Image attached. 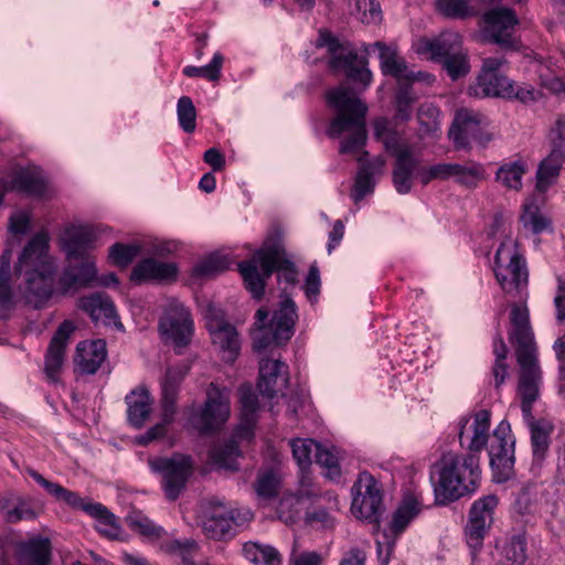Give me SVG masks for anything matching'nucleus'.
Returning a JSON list of instances; mask_svg holds the SVG:
<instances>
[{
    "label": "nucleus",
    "instance_id": "nucleus-16",
    "mask_svg": "<svg viewBox=\"0 0 565 565\" xmlns=\"http://www.w3.org/2000/svg\"><path fill=\"white\" fill-rule=\"evenodd\" d=\"M491 413L480 409L470 417H462L459 420L458 438L461 447L469 450L468 454L479 456L487 446L490 438Z\"/></svg>",
    "mask_w": 565,
    "mask_h": 565
},
{
    "label": "nucleus",
    "instance_id": "nucleus-10",
    "mask_svg": "<svg viewBox=\"0 0 565 565\" xmlns=\"http://www.w3.org/2000/svg\"><path fill=\"white\" fill-rule=\"evenodd\" d=\"M230 417V390L211 383L200 411H190L189 422L200 433L217 430Z\"/></svg>",
    "mask_w": 565,
    "mask_h": 565
},
{
    "label": "nucleus",
    "instance_id": "nucleus-14",
    "mask_svg": "<svg viewBox=\"0 0 565 565\" xmlns=\"http://www.w3.org/2000/svg\"><path fill=\"white\" fill-rule=\"evenodd\" d=\"M520 366L518 395L521 398V409L524 418H532L533 404L540 396L542 371L537 353L516 355Z\"/></svg>",
    "mask_w": 565,
    "mask_h": 565
},
{
    "label": "nucleus",
    "instance_id": "nucleus-46",
    "mask_svg": "<svg viewBox=\"0 0 565 565\" xmlns=\"http://www.w3.org/2000/svg\"><path fill=\"white\" fill-rule=\"evenodd\" d=\"M436 9L449 19L465 20L478 14L469 0H437Z\"/></svg>",
    "mask_w": 565,
    "mask_h": 565
},
{
    "label": "nucleus",
    "instance_id": "nucleus-63",
    "mask_svg": "<svg viewBox=\"0 0 565 565\" xmlns=\"http://www.w3.org/2000/svg\"><path fill=\"white\" fill-rule=\"evenodd\" d=\"M356 8L363 23H377L381 20V9L374 0H358Z\"/></svg>",
    "mask_w": 565,
    "mask_h": 565
},
{
    "label": "nucleus",
    "instance_id": "nucleus-18",
    "mask_svg": "<svg viewBox=\"0 0 565 565\" xmlns=\"http://www.w3.org/2000/svg\"><path fill=\"white\" fill-rule=\"evenodd\" d=\"M509 340L515 345V354L537 353L530 313L525 303H513L510 312Z\"/></svg>",
    "mask_w": 565,
    "mask_h": 565
},
{
    "label": "nucleus",
    "instance_id": "nucleus-54",
    "mask_svg": "<svg viewBox=\"0 0 565 565\" xmlns=\"http://www.w3.org/2000/svg\"><path fill=\"white\" fill-rule=\"evenodd\" d=\"M178 120L183 131L191 134L196 127V110L189 96H182L177 105Z\"/></svg>",
    "mask_w": 565,
    "mask_h": 565
},
{
    "label": "nucleus",
    "instance_id": "nucleus-7",
    "mask_svg": "<svg viewBox=\"0 0 565 565\" xmlns=\"http://www.w3.org/2000/svg\"><path fill=\"white\" fill-rule=\"evenodd\" d=\"M148 465L153 473L161 477V489L169 501L179 499L194 471L192 457L181 452L149 458Z\"/></svg>",
    "mask_w": 565,
    "mask_h": 565
},
{
    "label": "nucleus",
    "instance_id": "nucleus-13",
    "mask_svg": "<svg viewBox=\"0 0 565 565\" xmlns=\"http://www.w3.org/2000/svg\"><path fill=\"white\" fill-rule=\"evenodd\" d=\"M159 330L163 340L175 348L188 345L193 333L189 310L177 300L169 301L159 321Z\"/></svg>",
    "mask_w": 565,
    "mask_h": 565
},
{
    "label": "nucleus",
    "instance_id": "nucleus-34",
    "mask_svg": "<svg viewBox=\"0 0 565 565\" xmlns=\"http://www.w3.org/2000/svg\"><path fill=\"white\" fill-rule=\"evenodd\" d=\"M127 404V418L131 426L141 428L151 412V398L146 388L131 391L125 398Z\"/></svg>",
    "mask_w": 565,
    "mask_h": 565
},
{
    "label": "nucleus",
    "instance_id": "nucleus-4",
    "mask_svg": "<svg viewBox=\"0 0 565 565\" xmlns=\"http://www.w3.org/2000/svg\"><path fill=\"white\" fill-rule=\"evenodd\" d=\"M280 262V248L275 245L259 248L250 260L238 263V269L243 277L246 289L256 299H260L265 291V279L270 277L275 270H278L279 278L287 282L296 281V270L291 262Z\"/></svg>",
    "mask_w": 565,
    "mask_h": 565
},
{
    "label": "nucleus",
    "instance_id": "nucleus-21",
    "mask_svg": "<svg viewBox=\"0 0 565 565\" xmlns=\"http://www.w3.org/2000/svg\"><path fill=\"white\" fill-rule=\"evenodd\" d=\"M289 383L288 365L279 358H263L259 362L257 388L264 397L274 398Z\"/></svg>",
    "mask_w": 565,
    "mask_h": 565
},
{
    "label": "nucleus",
    "instance_id": "nucleus-8",
    "mask_svg": "<svg viewBox=\"0 0 565 565\" xmlns=\"http://www.w3.org/2000/svg\"><path fill=\"white\" fill-rule=\"evenodd\" d=\"M317 47H327L331 54L329 65L333 71H343L349 81L364 90L372 82V73L367 68L365 57L343 49L338 40L326 31H320L316 42Z\"/></svg>",
    "mask_w": 565,
    "mask_h": 565
},
{
    "label": "nucleus",
    "instance_id": "nucleus-36",
    "mask_svg": "<svg viewBox=\"0 0 565 565\" xmlns=\"http://www.w3.org/2000/svg\"><path fill=\"white\" fill-rule=\"evenodd\" d=\"M420 510V503L414 495H407L402 500L390 522V531L395 537L405 531L408 524L419 514Z\"/></svg>",
    "mask_w": 565,
    "mask_h": 565
},
{
    "label": "nucleus",
    "instance_id": "nucleus-32",
    "mask_svg": "<svg viewBox=\"0 0 565 565\" xmlns=\"http://www.w3.org/2000/svg\"><path fill=\"white\" fill-rule=\"evenodd\" d=\"M18 562L20 565H50V540L42 536H35L19 544Z\"/></svg>",
    "mask_w": 565,
    "mask_h": 565
},
{
    "label": "nucleus",
    "instance_id": "nucleus-37",
    "mask_svg": "<svg viewBox=\"0 0 565 565\" xmlns=\"http://www.w3.org/2000/svg\"><path fill=\"white\" fill-rule=\"evenodd\" d=\"M234 512H214L204 516L202 529L205 535L213 540H223L232 535L233 524H236Z\"/></svg>",
    "mask_w": 565,
    "mask_h": 565
},
{
    "label": "nucleus",
    "instance_id": "nucleus-33",
    "mask_svg": "<svg viewBox=\"0 0 565 565\" xmlns=\"http://www.w3.org/2000/svg\"><path fill=\"white\" fill-rule=\"evenodd\" d=\"M468 93L470 96L480 98H512L514 93V83L499 73L494 75V78H491L490 84L487 81H482L481 76H478L476 84L469 87Z\"/></svg>",
    "mask_w": 565,
    "mask_h": 565
},
{
    "label": "nucleus",
    "instance_id": "nucleus-28",
    "mask_svg": "<svg viewBox=\"0 0 565 565\" xmlns=\"http://www.w3.org/2000/svg\"><path fill=\"white\" fill-rule=\"evenodd\" d=\"M241 423L235 430L237 439L252 440L257 423L258 398L249 384L239 387Z\"/></svg>",
    "mask_w": 565,
    "mask_h": 565
},
{
    "label": "nucleus",
    "instance_id": "nucleus-60",
    "mask_svg": "<svg viewBox=\"0 0 565 565\" xmlns=\"http://www.w3.org/2000/svg\"><path fill=\"white\" fill-rule=\"evenodd\" d=\"M12 188L29 195L44 198L46 195V179H12Z\"/></svg>",
    "mask_w": 565,
    "mask_h": 565
},
{
    "label": "nucleus",
    "instance_id": "nucleus-11",
    "mask_svg": "<svg viewBox=\"0 0 565 565\" xmlns=\"http://www.w3.org/2000/svg\"><path fill=\"white\" fill-rule=\"evenodd\" d=\"M515 439L512 435L509 422L501 420L493 430L489 447L490 466L493 479L498 483L509 480L514 466Z\"/></svg>",
    "mask_w": 565,
    "mask_h": 565
},
{
    "label": "nucleus",
    "instance_id": "nucleus-30",
    "mask_svg": "<svg viewBox=\"0 0 565 565\" xmlns=\"http://www.w3.org/2000/svg\"><path fill=\"white\" fill-rule=\"evenodd\" d=\"M107 356L105 340L79 342L76 347L75 363L83 374H95Z\"/></svg>",
    "mask_w": 565,
    "mask_h": 565
},
{
    "label": "nucleus",
    "instance_id": "nucleus-24",
    "mask_svg": "<svg viewBox=\"0 0 565 565\" xmlns=\"http://www.w3.org/2000/svg\"><path fill=\"white\" fill-rule=\"evenodd\" d=\"M531 433L532 463L531 471L539 473L550 450L553 424L546 419L524 418Z\"/></svg>",
    "mask_w": 565,
    "mask_h": 565
},
{
    "label": "nucleus",
    "instance_id": "nucleus-19",
    "mask_svg": "<svg viewBox=\"0 0 565 565\" xmlns=\"http://www.w3.org/2000/svg\"><path fill=\"white\" fill-rule=\"evenodd\" d=\"M373 49L379 50L382 73L393 76L397 81V85L407 82L425 81L430 77V75L426 73L409 70L405 60L398 56L394 46L375 42L369 45L366 52L370 53V50Z\"/></svg>",
    "mask_w": 565,
    "mask_h": 565
},
{
    "label": "nucleus",
    "instance_id": "nucleus-1",
    "mask_svg": "<svg viewBox=\"0 0 565 565\" xmlns=\"http://www.w3.org/2000/svg\"><path fill=\"white\" fill-rule=\"evenodd\" d=\"M49 238L45 233L35 234L23 248L15 275L24 276L20 291L25 303L39 309L55 294L53 274L55 266L47 255Z\"/></svg>",
    "mask_w": 565,
    "mask_h": 565
},
{
    "label": "nucleus",
    "instance_id": "nucleus-51",
    "mask_svg": "<svg viewBox=\"0 0 565 565\" xmlns=\"http://www.w3.org/2000/svg\"><path fill=\"white\" fill-rule=\"evenodd\" d=\"M126 523L130 530L148 539H159L164 533V530L161 526L156 525L141 512H132L127 515Z\"/></svg>",
    "mask_w": 565,
    "mask_h": 565
},
{
    "label": "nucleus",
    "instance_id": "nucleus-59",
    "mask_svg": "<svg viewBox=\"0 0 565 565\" xmlns=\"http://www.w3.org/2000/svg\"><path fill=\"white\" fill-rule=\"evenodd\" d=\"M565 161V153L554 147L550 154L539 164L535 177H557Z\"/></svg>",
    "mask_w": 565,
    "mask_h": 565
},
{
    "label": "nucleus",
    "instance_id": "nucleus-56",
    "mask_svg": "<svg viewBox=\"0 0 565 565\" xmlns=\"http://www.w3.org/2000/svg\"><path fill=\"white\" fill-rule=\"evenodd\" d=\"M292 456L302 471L311 465L312 452L316 454L318 443L313 439H295L291 441Z\"/></svg>",
    "mask_w": 565,
    "mask_h": 565
},
{
    "label": "nucleus",
    "instance_id": "nucleus-27",
    "mask_svg": "<svg viewBox=\"0 0 565 565\" xmlns=\"http://www.w3.org/2000/svg\"><path fill=\"white\" fill-rule=\"evenodd\" d=\"M28 475L40 486L42 487L47 494L54 498L58 502L65 503L73 510H81L87 514V509L92 505H95L96 502H93L88 499L82 498L77 492L68 490L61 486L60 483L52 482L45 479L41 473L36 470L29 468Z\"/></svg>",
    "mask_w": 565,
    "mask_h": 565
},
{
    "label": "nucleus",
    "instance_id": "nucleus-61",
    "mask_svg": "<svg viewBox=\"0 0 565 565\" xmlns=\"http://www.w3.org/2000/svg\"><path fill=\"white\" fill-rule=\"evenodd\" d=\"M489 526L469 520L466 526V540L472 553L482 547L483 539Z\"/></svg>",
    "mask_w": 565,
    "mask_h": 565
},
{
    "label": "nucleus",
    "instance_id": "nucleus-12",
    "mask_svg": "<svg viewBox=\"0 0 565 565\" xmlns=\"http://www.w3.org/2000/svg\"><path fill=\"white\" fill-rule=\"evenodd\" d=\"M519 19L512 9L494 7L486 11L480 21L481 34L484 41L495 43L503 49H514L513 38Z\"/></svg>",
    "mask_w": 565,
    "mask_h": 565
},
{
    "label": "nucleus",
    "instance_id": "nucleus-39",
    "mask_svg": "<svg viewBox=\"0 0 565 565\" xmlns=\"http://www.w3.org/2000/svg\"><path fill=\"white\" fill-rule=\"evenodd\" d=\"M520 220L525 228L532 233L540 234L551 227V220L541 211V204L533 198H529L523 204V212Z\"/></svg>",
    "mask_w": 565,
    "mask_h": 565
},
{
    "label": "nucleus",
    "instance_id": "nucleus-47",
    "mask_svg": "<svg viewBox=\"0 0 565 565\" xmlns=\"http://www.w3.org/2000/svg\"><path fill=\"white\" fill-rule=\"evenodd\" d=\"M498 498L494 494L482 497L473 502L470 512L469 520L483 525L490 526L493 520V512L498 505Z\"/></svg>",
    "mask_w": 565,
    "mask_h": 565
},
{
    "label": "nucleus",
    "instance_id": "nucleus-49",
    "mask_svg": "<svg viewBox=\"0 0 565 565\" xmlns=\"http://www.w3.org/2000/svg\"><path fill=\"white\" fill-rule=\"evenodd\" d=\"M224 56L216 52L211 62L204 66L188 65L183 68V74L188 77H203L210 82L218 81L223 67Z\"/></svg>",
    "mask_w": 565,
    "mask_h": 565
},
{
    "label": "nucleus",
    "instance_id": "nucleus-41",
    "mask_svg": "<svg viewBox=\"0 0 565 565\" xmlns=\"http://www.w3.org/2000/svg\"><path fill=\"white\" fill-rule=\"evenodd\" d=\"M236 438L234 436L233 439L215 446L210 451V458L216 466L232 471L238 470L237 458L241 456V450Z\"/></svg>",
    "mask_w": 565,
    "mask_h": 565
},
{
    "label": "nucleus",
    "instance_id": "nucleus-55",
    "mask_svg": "<svg viewBox=\"0 0 565 565\" xmlns=\"http://www.w3.org/2000/svg\"><path fill=\"white\" fill-rule=\"evenodd\" d=\"M316 462L326 469V477L335 480L341 476V469L339 466L338 457L332 449L322 447L318 444L317 451L315 455Z\"/></svg>",
    "mask_w": 565,
    "mask_h": 565
},
{
    "label": "nucleus",
    "instance_id": "nucleus-43",
    "mask_svg": "<svg viewBox=\"0 0 565 565\" xmlns=\"http://www.w3.org/2000/svg\"><path fill=\"white\" fill-rule=\"evenodd\" d=\"M483 173V168L473 162L465 166L457 163H438L429 168L427 177H479Z\"/></svg>",
    "mask_w": 565,
    "mask_h": 565
},
{
    "label": "nucleus",
    "instance_id": "nucleus-62",
    "mask_svg": "<svg viewBox=\"0 0 565 565\" xmlns=\"http://www.w3.org/2000/svg\"><path fill=\"white\" fill-rule=\"evenodd\" d=\"M529 172V163L527 160L518 157L513 160H510L503 163L497 171L495 177H522Z\"/></svg>",
    "mask_w": 565,
    "mask_h": 565
},
{
    "label": "nucleus",
    "instance_id": "nucleus-5",
    "mask_svg": "<svg viewBox=\"0 0 565 565\" xmlns=\"http://www.w3.org/2000/svg\"><path fill=\"white\" fill-rule=\"evenodd\" d=\"M268 311L258 309L256 312L255 326L257 330L254 332V350L262 353L268 348L278 347L287 342L294 334V328L298 319L295 302L286 297L281 300L280 307L274 312L268 326L266 321Z\"/></svg>",
    "mask_w": 565,
    "mask_h": 565
},
{
    "label": "nucleus",
    "instance_id": "nucleus-42",
    "mask_svg": "<svg viewBox=\"0 0 565 565\" xmlns=\"http://www.w3.org/2000/svg\"><path fill=\"white\" fill-rule=\"evenodd\" d=\"M10 250H6L0 262V313L3 316L13 308V294L10 285Z\"/></svg>",
    "mask_w": 565,
    "mask_h": 565
},
{
    "label": "nucleus",
    "instance_id": "nucleus-22",
    "mask_svg": "<svg viewBox=\"0 0 565 565\" xmlns=\"http://www.w3.org/2000/svg\"><path fill=\"white\" fill-rule=\"evenodd\" d=\"M74 331V323L70 320H64L58 326L50 341L45 354L44 372L51 382L55 383L58 381V375L64 363L68 340Z\"/></svg>",
    "mask_w": 565,
    "mask_h": 565
},
{
    "label": "nucleus",
    "instance_id": "nucleus-52",
    "mask_svg": "<svg viewBox=\"0 0 565 565\" xmlns=\"http://www.w3.org/2000/svg\"><path fill=\"white\" fill-rule=\"evenodd\" d=\"M439 109L430 103L420 105L417 111V120L422 135L436 134L440 129Z\"/></svg>",
    "mask_w": 565,
    "mask_h": 565
},
{
    "label": "nucleus",
    "instance_id": "nucleus-9",
    "mask_svg": "<svg viewBox=\"0 0 565 565\" xmlns=\"http://www.w3.org/2000/svg\"><path fill=\"white\" fill-rule=\"evenodd\" d=\"M352 512L356 518L379 524L385 511L382 486L370 472L359 473L352 487Z\"/></svg>",
    "mask_w": 565,
    "mask_h": 565
},
{
    "label": "nucleus",
    "instance_id": "nucleus-20",
    "mask_svg": "<svg viewBox=\"0 0 565 565\" xmlns=\"http://www.w3.org/2000/svg\"><path fill=\"white\" fill-rule=\"evenodd\" d=\"M481 114L462 108L456 111L449 137L457 148H467L473 142H480L483 135Z\"/></svg>",
    "mask_w": 565,
    "mask_h": 565
},
{
    "label": "nucleus",
    "instance_id": "nucleus-2",
    "mask_svg": "<svg viewBox=\"0 0 565 565\" xmlns=\"http://www.w3.org/2000/svg\"><path fill=\"white\" fill-rule=\"evenodd\" d=\"M328 106L335 111V117L328 128V136L339 138L348 132L340 143L341 153H356L365 143V116L367 106L356 97L355 92L344 85L330 89L327 95Z\"/></svg>",
    "mask_w": 565,
    "mask_h": 565
},
{
    "label": "nucleus",
    "instance_id": "nucleus-6",
    "mask_svg": "<svg viewBox=\"0 0 565 565\" xmlns=\"http://www.w3.org/2000/svg\"><path fill=\"white\" fill-rule=\"evenodd\" d=\"M494 274L504 292L523 299V292L527 285V270L525 260L519 254L513 239L507 238L497 249Z\"/></svg>",
    "mask_w": 565,
    "mask_h": 565
},
{
    "label": "nucleus",
    "instance_id": "nucleus-48",
    "mask_svg": "<svg viewBox=\"0 0 565 565\" xmlns=\"http://www.w3.org/2000/svg\"><path fill=\"white\" fill-rule=\"evenodd\" d=\"M526 561V542L520 536H513L502 548V558L498 565H524Z\"/></svg>",
    "mask_w": 565,
    "mask_h": 565
},
{
    "label": "nucleus",
    "instance_id": "nucleus-25",
    "mask_svg": "<svg viewBox=\"0 0 565 565\" xmlns=\"http://www.w3.org/2000/svg\"><path fill=\"white\" fill-rule=\"evenodd\" d=\"M96 235L89 226H70L62 237V248L67 260L92 259L87 253L95 247Z\"/></svg>",
    "mask_w": 565,
    "mask_h": 565
},
{
    "label": "nucleus",
    "instance_id": "nucleus-17",
    "mask_svg": "<svg viewBox=\"0 0 565 565\" xmlns=\"http://www.w3.org/2000/svg\"><path fill=\"white\" fill-rule=\"evenodd\" d=\"M206 328L213 344L223 352V360L233 363L241 349V341L235 327L225 321L222 312L210 310L206 315Z\"/></svg>",
    "mask_w": 565,
    "mask_h": 565
},
{
    "label": "nucleus",
    "instance_id": "nucleus-50",
    "mask_svg": "<svg viewBox=\"0 0 565 565\" xmlns=\"http://www.w3.org/2000/svg\"><path fill=\"white\" fill-rule=\"evenodd\" d=\"M232 264L227 255L215 253L195 265L193 274L198 277L214 276L230 268Z\"/></svg>",
    "mask_w": 565,
    "mask_h": 565
},
{
    "label": "nucleus",
    "instance_id": "nucleus-64",
    "mask_svg": "<svg viewBox=\"0 0 565 565\" xmlns=\"http://www.w3.org/2000/svg\"><path fill=\"white\" fill-rule=\"evenodd\" d=\"M374 189V179H354V183L351 188V199L356 204L361 202L365 196L372 194Z\"/></svg>",
    "mask_w": 565,
    "mask_h": 565
},
{
    "label": "nucleus",
    "instance_id": "nucleus-58",
    "mask_svg": "<svg viewBox=\"0 0 565 565\" xmlns=\"http://www.w3.org/2000/svg\"><path fill=\"white\" fill-rule=\"evenodd\" d=\"M254 487L259 498L271 499L278 494L279 479L274 471L267 470L258 475Z\"/></svg>",
    "mask_w": 565,
    "mask_h": 565
},
{
    "label": "nucleus",
    "instance_id": "nucleus-45",
    "mask_svg": "<svg viewBox=\"0 0 565 565\" xmlns=\"http://www.w3.org/2000/svg\"><path fill=\"white\" fill-rule=\"evenodd\" d=\"M412 83L413 82H407L397 85L394 98L395 120L408 121L412 118L413 105L416 102V96L411 87Z\"/></svg>",
    "mask_w": 565,
    "mask_h": 565
},
{
    "label": "nucleus",
    "instance_id": "nucleus-31",
    "mask_svg": "<svg viewBox=\"0 0 565 565\" xmlns=\"http://www.w3.org/2000/svg\"><path fill=\"white\" fill-rule=\"evenodd\" d=\"M424 51L430 53L431 60L441 62L447 57L463 52L462 36L455 31H445L434 40L424 43Z\"/></svg>",
    "mask_w": 565,
    "mask_h": 565
},
{
    "label": "nucleus",
    "instance_id": "nucleus-38",
    "mask_svg": "<svg viewBox=\"0 0 565 565\" xmlns=\"http://www.w3.org/2000/svg\"><path fill=\"white\" fill-rule=\"evenodd\" d=\"M243 554L246 559L257 565H281L280 553L271 545L256 542L245 543Z\"/></svg>",
    "mask_w": 565,
    "mask_h": 565
},
{
    "label": "nucleus",
    "instance_id": "nucleus-26",
    "mask_svg": "<svg viewBox=\"0 0 565 565\" xmlns=\"http://www.w3.org/2000/svg\"><path fill=\"white\" fill-rule=\"evenodd\" d=\"M188 371L189 367L185 364L170 366L161 381V407L166 423L173 422L179 387Z\"/></svg>",
    "mask_w": 565,
    "mask_h": 565
},
{
    "label": "nucleus",
    "instance_id": "nucleus-44",
    "mask_svg": "<svg viewBox=\"0 0 565 565\" xmlns=\"http://www.w3.org/2000/svg\"><path fill=\"white\" fill-rule=\"evenodd\" d=\"M494 363L491 369L494 379V387L499 390L509 376V365L507 363L508 348L500 334L493 340Z\"/></svg>",
    "mask_w": 565,
    "mask_h": 565
},
{
    "label": "nucleus",
    "instance_id": "nucleus-29",
    "mask_svg": "<svg viewBox=\"0 0 565 565\" xmlns=\"http://www.w3.org/2000/svg\"><path fill=\"white\" fill-rule=\"evenodd\" d=\"M178 267L174 263L146 258L139 262L131 271L130 279L135 282L174 280Z\"/></svg>",
    "mask_w": 565,
    "mask_h": 565
},
{
    "label": "nucleus",
    "instance_id": "nucleus-53",
    "mask_svg": "<svg viewBox=\"0 0 565 565\" xmlns=\"http://www.w3.org/2000/svg\"><path fill=\"white\" fill-rule=\"evenodd\" d=\"M439 63L452 81L465 77L470 72V62L467 51L459 54L457 53L456 55L447 57Z\"/></svg>",
    "mask_w": 565,
    "mask_h": 565
},
{
    "label": "nucleus",
    "instance_id": "nucleus-40",
    "mask_svg": "<svg viewBox=\"0 0 565 565\" xmlns=\"http://www.w3.org/2000/svg\"><path fill=\"white\" fill-rule=\"evenodd\" d=\"M395 167L393 177H412L420 172V162L414 150L407 145H399L393 150Z\"/></svg>",
    "mask_w": 565,
    "mask_h": 565
},
{
    "label": "nucleus",
    "instance_id": "nucleus-57",
    "mask_svg": "<svg viewBox=\"0 0 565 565\" xmlns=\"http://www.w3.org/2000/svg\"><path fill=\"white\" fill-rule=\"evenodd\" d=\"M140 247L134 244L116 243L109 248L108 258L113 265L128 266L139 254Z\"/></svg>",
    "mask_w": 565,
    "mask_h": 565
},
{
    "label": "nucleus",
    "instance_id": "nucleus-3",
    "mask_svg": "<svg viewBox=\"0 0 565 565\" xmlns=\"http://www.w3.org/2000/svg\"><path fill=\"white\" fill-rule=\"evenodd\" d=\"M480 456L446 452L435 463V501L446 505L473 493L479 487L481 470Z\"/></svg>",
    "mask_w": 565,
    "mask_h": 565
},
{
    "label": "nucleus",
    "instance_id": "nucleus-15",
    "mask_svg": "<svg viewBox=\"0 0 565 565\" xmlns=\"http://www.w3.org/2000/svg\"><path fill=\"white\" fill-rule=\"evenodd\" d=\"M97 268L93 259H72L61 271L55 285L57 296H74L81 289L94 286Z\"/></svg>",
    "mask_w": 565,
    "mask_h": 565
},
{
    "label": "nucleus",
    "instance_id": "nucleus-23",
    "mask_svg": "<svg viewBox=\"0 0 565 565\" xmlns=\"http://www.w3.org/2000/svg\"><path fill=\"white\" fill-rule=\"evenodd\" d=\"M78 308L86 312L95 323L102 322L105 326H114L118 330L124 329L114 302L106 294L95 292L81 297Z\"/></svg>",
    "mask_w": 565,
    "mask_h": 565
},
{
    "label": "nucleus",
    "instance_id": "nucleus-35",
    "mask_svg": "<svg viewBox=\"0 0 565 565\" xmlns=\"http://www.w3.org/2000/svg\"><path fill=\"white\" fill-rule=\"evenodd\" d=\"M87 514L97 522L96 530L103 536L111 541H122L124 532L114 513H111L104 504L97 502L87 509Z\"/></svg>",
    "mask_w": 565,
    "mask_h": 565
}]
</instances>
